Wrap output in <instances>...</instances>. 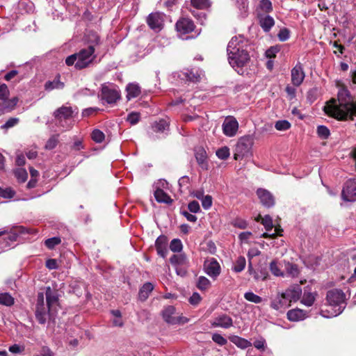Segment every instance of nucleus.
<instances>
[{
  "mask_svg": "<svg viewBox=\"0 0 356 356\" xmlns=\"http://www.w3.org/2000/svg\"><path fill=\"white\" fill-rule=\"evenodd\" d=\"M325 113L338 120H353L356 116V100L345 86L339 88L337 99H331L323 108Z\"/></svg>",
  "mask_w": 356,
  "mask_h": 356,
  "instance_id": "obj_1",
  "label": "nucleus"
},
{
  "mask_svg": "<svg viewBox=\"0 0 356 356\" xmlns=\"http://www.w3.org/2000/svg\"><path fill=\"white\" fill-rule=\"evenodd\" d=\"M228 60L233 68L241 69L250 57L248 51L243 49V38L242 36L233 37L227 45Z\"/></svg>",
  "mask_w": 356,
  "mask_h": 356,
  "instance_id": "obj_2",
  "label": "nucleus"
},
{
  "mask_svg": "<svg viewBox=\"0 0 356 356\" xmlns=\"http://www.w3.org/2000/svg\"><path fill=\"white\" fill-rule=\"evenodd\" d=\"M326 299L330 310H322L321 315L324 318H332L341 314L346 307V295L339 289H332L327 291Z\"/></svg>",
  "mask_w": 356,
  "mask_h": 356,
  "instance_id": "obj_3",
  "label": "nucleus"
},
{
  "mask_svg": "<svg viewBox=\"0 0 356 356\" xmlns=\"http://www.w3.org/2000/svg\"><path fill=\"white\" fill-rule=\"evenodd\" d=\"M35 316L37 321L41 325L47 324L48 329H51L52 325L55 324L56 310L45 305L42 293L38 294Z\"/></svg>",
  "mask_w": 356,
  "mask_h": 356,
  "instance_id": "obj_4",
  "label": "nucleus"
},
{
  "mask_svg": "<svg viewBox=\"0 0 356 356\" xmlns=\"http://www.w3.org/2000/svg\"><path fill=\"white\" fill-rule=\"evenodd\" d=\"M97 56L95 51L92 47H86L81 49L77 53L67 56L65 59V63L67 66L74 65L76 70H82L90 66L95 60Z\"/></svg>",
  "mask_w": 356,
  "mask_h": 356,
  "instance_id": "obj_5",
  "label": "nucleus"
},
{
  "mask_svg": "<svg viewBox=\"0 0 356 356\" xmlns=\"http://www.w3.org/2000/svg\"><path fill=\"white\" fill-rule=\"evenodd\" d=\"M77 113L76 108L73 109L71 106H63L54 112V116L60 127L68 129L72 127V119Z\"/></svg>",
  "mask_w": 356,
  "mask_h": 356,
  "instance_id": "obj_6",
  "label": "nucleus"
},
{
  "mask_svg": "<svg viewBox=\"0 0 356 356\" xmlns=\"http://www.w3.org/2000/svg\"><path fill=\"white\" fill-rule=\"evenodd\" d=\"M162 316L167 323L171 325L184 324L188 321L187 318L177 313L175 307L172 305L167 306L163 309Z\"/></svg>",
  "mask_w": 356,
  "mask_h": 356,
  "instance_id": "obj_7",
  "label": "nucleus"
},
{
  "mask_svg": "<svg viewBox=\"0 0 356 356\" xmlns=\"http://www.w3.org/2000/svg\"><path fill=\"white\" fill-rule=\"evenodd\" d=\"M169 134V122L164 119L154 122L151 125L149 132V137L152 139L165 137Z\"/></svg>",
  "mask_w": 356,
  "mask_h": 356,
  "instance_id": "obj_8",
  "label": "nucleus"
},
{
  "mask_svg": "<svg viewBox=\"0 0 356 356\" xmlns=\"http://www.w3.org/2000/svg\"><path fill=\"white\" fill-rule=\"evenodd\" d=\"M101 98L107 104H114L120 98V91L113 84H103L101 90Z\"/></svg>",
  "mask_w": 356,
  "mask_h": 356,
  "instance_id": "obj_9",
  "label": "nucleus"
},
{
  "mask_svg": "<svg viewBox=\"0 0 356 356\" xmlns=\"http://www.w3.org/2000/svg\"><path fill=\"white\" fill-rule=\"evenodd\" d=\"M252 142L248 137L239 140L235 148L234 159L240 160L251 154Z\"/></svg>",
  "mask_w": 356,
  "mask_h": 356,
  "instance_id": "obj_10",
  "label": "nucleus"
},
{
  "mask_svg": "<svg viewBox=\"0 0 356 356\" xmlns=\"http://www.w3.org/2000/svg\"><path fill=\"white\" fill-rule=\"evenodd\" d=\"M204 271L207 275L215 280L221 273V267L215 258H210L204 261Z\"/></svg>",
  "mask_w": 356,
  "mask_h": 356,
  "instance_id": "obj_11",
  "label": "nucleus"
},
{
  "mask_svg": "<svg viewBox=\"0 0 356 356\" xmlns=\"http://www.w3.org/2000/svg\"><path fill=\"white\" fill-rule=\"evenodd\" d=\"M29 234V230L23 226H15L8 233V236L4 238L5 245L2 246L3 248H9L12 244L17 241L19 236Z\"/></svg>",
  "mask_w": 356,
  "mask_h": 356,
  "instance_id": "obj_12",
  "label": "nucleus"
},
{
  "mask_svg": "<svg viewBox=\"0 0 356 356\" xmlns=\"http://www.w3.org/2000/svg\"><path fill=\"white\" fill-rule=\"evenodd\" d=\"M341 196L345 201H356V179H350L345 183Z\"/></svg>",
  "mask_w": 356,
  "mask_h": 356,
  "instance_id": "obj_13",
  "label": "nucleus"
},
{
  "mask_svg": "<svg viewBox=\"0 0 356 356\" xmlns=\"http://www.w3.org/2000/svg\"><path fill=\"white\" fill-rule=\"evenodd\" d=\"M223 134L228 137H233L236 134L238 129V123L236 118L229 116L225 118L222 123Z\"/></svg>",
  "mask_w": 356,
  "mask_h": 356,
  "instance_id": "obj_14",
  "label": "nucleus"
},
{
  "mask_svg": "<svg viewBox=\"0 0 356 356\" xmlns=\"http://www.w3.org/2000/svg\"><path fill=\"white\" fill-rule=\"evenodd\" d=\"M256 193L261 204L264 207L270 208L275 205L274 195L269 191L260 188L257 190Z\"/></svg>",
  "mask_w": 356,
  "mask_h": 356,
  "instance_id": "obj_15",
  "label": "nucleus"
},
{
  "mask_svg": "<svg viewBox=\"0 0 356 356\" xmlns=\"http://www.w3.org/2000/svg\"><path fill=\"white\" fill-rule=\"evenodd\" d=\"M194 29V23L189 18H181L176 23V30L180 36L191 33Z\"/></svg>",
  "mask_w": 356,
  "mask_h": 356,
  "instance_id": "obj_16",
  "label": "nucleus"
},
{
  "mask_svg": "<svg viewBox=\"0 0 356 356\" xmlns=\"http://www.w3.org/2000/svg\"><path fill=\"white\" fill-rule=\"evenodd\" d=\"M291 306L288 299L284 293H279L275 298L271 300L270 307L276 311L283 312L286 308Z\"/></svg>",
  "mask_w": 356,
  "mask_h": 356,
  "instance_id": "obj_17",
  "label": "nucleus"
},
{
  "mask_svg": "<svg viewBox=\"0 0 356 356\" xmlns=\"http://www.w3.org/2000/svg\"><path fill=\"white\" fill-rule=\"evenodd\" d=\"M211 325L213 327L227 329L233 325V320L226 314H221L214 318L211 322Z\"/></svg>",
  "mask_w": 356,
  "mask_h": 356,
  "instance_id": "obj_18",
  "label": "nucleus"
},
{
  "mask_svg": "<svg viewBox=\"0 0 356 356\" xmlns=\"http://www.w3.org/2000/svg\"><path fill=\"white\" fill-rule=\"evenodd\" d=\"M163 22V16L159 13L149 14L147 19L148 26L155 31H159L162 29Z\"/></svg>",
  "mask_w": 356,
  "mask_h": 356,
  "instance_id": "obj_19",
  "label": "nucleus"
},
{
  "mask_svg": "<svg viewBox=\"0 0 356 356\" xmlns=\"http://www.w3.org/2000/svg\"><path fill=\"white\" fill-rule=\"evenodd\" d=\"M305 74L302 65L298 63L291 70V82L295 86H299L302 83Z\"/></svg>",
  "mask_w": 356,
  "mask_h": 356,
  "instance_id": "obj_20",
  "label": "nucleus"
},
{
  "mask_svg": "<svg viewBox=\"0 0 356 356\" xmlns=\"http://www.w3.org/2000/svg\"><path fill=\"white\" fill-rule=\"evenodd\" d=\"M202 75V73L201 71L199 70L193 69L191 70H187L184 72H181L179 74V77L181 80H185L186 81L196 83L200 81Z\"/></svg>",
  "mask_w": 356,
  "mask_h": 356,
  "instance_id": "obj_21",
  "label": "nucleus"
},
{
  "mask_svg": "<svg viewBox=\"0 0 356 356\" xmlns=\"http://www.w3.org/2000/svg\"><path fill=\"white\" fill-rule=\"evenodd\" d=\"M283 293L291 304L292 302H296L300 299L302 294V289L299 285H294L288 288Z\"/></svg>",
  "mask_w": 356,
  "mask_h": 356,
  "instance_id": "obj_22",
  "label": "nucleus"
},
{
  "mask_svg": "<svg viewBox=\"0 0 356 356\" xmlns=\"http://www.w3.org/2000/svg\"><path fill=\"white\" fill-rule=\"evenodd\" d=\"M286 316L290 321L296 322L305 319L308 316V313L306 311L296 308L288 311Z\"/></svg>",
  "mask_w": 356,
  "mask_h": 356,
  "instance_id": "obj_23",
  "label": "nucleus"
},
{
  "mask_svg": "<svg viewBox=\"0 0 356 356\" xmlns=\"http://www.w3.org/2000/svg\"><path fill=\"white\" fill-rule=\"evenodd\" d=\"M45 296V305L52 307L54 309L56 310L58 302V298L56 292L51 289L50 287H47L46 289Z\"/></svg>",
  "mask_w": 356,
  "mask_h": 356,
  "instance_id": "obj_24",
  "label": "nucleus"
},
{
  "mask_svg": "<svg viewBox=\"0 0 356 356\" xmlns=\"http://www.w3.org/2000/svg\"><path fill=\"white\" fill-rule=\"evenodd\" d=\"M85 40L87 47H92L94 51L101 44L99 35L94 31H88L86 35Z\"/></svg>",
  "mask_w": 356,
  "mask_h": 356,
  "instance_id": "obj_25",
  "label": "nucleus"
},
{
  "mask_svg": "<svg viewBox=\"0 0 356 356\" xmlns=\"http://www.w3.org/2000/svg\"><path fill=\"white\" fill-rule=\"evenodd\" d=\"M127 100H131L137 97L141 92L140 87L138 83H129L126 87Z\"/></svg>",
  "mask_w": 356,
  "mask_h": 356,
  "instance_id": "obj_26",
  "label": "nucleus"
},
{
  "mask_svg": "<svg viewBox=\"0 0 356 356\" xmlns=\"http://www.w3.org/2000/svg\"><path fill=\"white\" fill-rule=\"evenodd\" d=\"M195 159L197 163L203 170H207L208 167L207 156L205 150L203 148H198L195 152Z\"/></svg>",
  "mask_w": 356,
  "mask_h": 356,
  "instance_id": "obj_27",
  "label": "nucleus"
},
{
  "mask_svg": "<svg viewBox=\"0 0 356 356\" xmlns=\"http://www.w3.org/2000/svg\"><path fill=\"white\" fill-rule=\"evenodd\" d=\"M229 339L232 343L241 349H245L252 346V343L250 341L237 335L230 336Z\"/></svg>",
  "mask_w": 356,
  "mask_h": 356,
  "instance_id": "obj_28",
  "label": "nucleus"
},
{
  "mask_svg": "<svg viewBox=\"0 0 356 356\" xmlns=\"http://www.w3.org/2000/svg\"><path fill=\"white\" fill-rule=\"evenodd\" d=\"M259 24L263 30L266 32L269 31L274 26V19L268 15H261L259 17Z\"/></svg>",
  "mask_w": 356,
  "mask_h": 356,
  "instance_id": "obj_29",
  "label": "nucleus"
},
{
  "mask_svg": "<svg viewBox=\"0 0 356 356\" xmlns=\"http://www.w3.org/2000/svg\"><path fill=\"white\" fill-rule=\"evenodd\" d=\"M154 197L158 202L170 204L172 202L171 197L163 191V189L159 188L156 186V189L154 191Z\"/></svg>",
  "mask_w": 356,
  "mask_h": 356,
  "instance_id": "obj_30",
  "label": "nucleus"
},
{
  "mask_svg": "<svg viewBox=\"0 0 356 356\" xmlns=\"http://www.w3.org/2000/svg\"><path fill=\"white\" fill-rule=\"evenodd\" d=\"M153 289L154 286L152 283H145L140 289L138 293L139 299L142 301L145 300L149 297V293L152 291Z\"/></svg>",
  "mask_w": 356,
  "mask_h": 356,
  "instance_id": "obj_31",
  "label": "nucleus"
},
{
  "mask_svg": "<svg viewBox=\"0 0 356 356\" xmlns=\"http://www.w3.org/2000/svg\"><path fill=\"white\" fill-rule=\"evenodd\" d=\"M316 293H312L305 290L300 302L307 307H311L316 300Z\"/></svg>",
  "mask_w": 356,
  "mask_h": 356,
  "instance_id": "obj_32",
  "label": "nucleus"
},
{
  "mask_svg": "<svg viewBox=\"0 0 356 356\" xmlns=\"http://www.w3.org/2000/svg\"><path fill=\"white\" fill-rule=\"evenodd\" d=\"M236 6L239 10V14L242 17L248 15V0H234Z\"/></svg>",
  "mask_w": 356,
  "mask_h": 356,
  "instance_id": "obj_33",
  "label": "nucleus"
},
{
  "mask_svg": "<svg viewBox=\"0 0 356 356\" xmlns=\"http://www.w3.org/2000/svg\"><path fill=\"white\" fill-rule=\"evenodd\" d=\"M63 87L64 83L61 82L59 79H55L53 81H49L44 84V88L48 91H51L54 89H62Z\"/></svg>",
  "mask_w": 356,
  "mask_h": 356,
  "instance_id": "obj_34",
  "label": "nucleus"
},
{
  "mask_svg": "<svg viewBox=\"0 0 356 356\" xmlns=\"http://www.w3.org/2000/svg\"><path fill=\"white\" fill-rule=\"evenodd\" d=\"M15 303L14 298L9 293H0V305L10 307Z\"/></svg>",
  "mask_w": 356,
  "mask_h": 356,
  "instance_id": "obj_35",
  "label": "nucleus"
},
{
  "mask_svg": "<svg viewBox=\"0 0 356 356\" xmlns=\"http://www.w3.org/2000/svg\"><path fill=\"white\" fill-rule=\"evenodd\" d=\"M245 258L243 256H241L238 257L236 261L234 262V266L232 267V270L236 273H240L245 269Z\"/></svg>",
  "mask_w": 356,
  "mask_h": 356,
  "instance_id": "obj_36",
  "label": "nucleus"
},
{
  "mask_svg": "<svg viewBox=\"0 0 356 356\" xmlns=\"http://www.w3.org/2000/svg\"><path fill=\"white\" fill-rule=\"evenodd\" d=\"M211 282L204 276H200L197 280V287L201 291L208 289L211 286Z\"/></svg>",
  "mask_w": 356,
  "mask_h": 356,
  "instance_id": "obj_37",
  "label": "nucleus"
},
{
  "mask_svg": "<svg viewBox=\"0 0 356 356\" xmlns=\"http://www.w3.org/2000/svg\"><path fill=\"white\" fill-rule=\"evenodd\" d=\"M60 243L61 238L59 236L51 237L44 241L45 246L49 250H53L56 245L60 244Z\"/></svg>",
  "mask_w": 356,
  "mask_h": 356,
  "instance_id": "obj_38",
  "label": "nucleus"
},
{
  "mask_svg": "<svg viewBox=\"0 0 356 356\" xmlns=\"http://www.w3.org/2000/svg\"><path fill=\"white\" fill-rule=\"evenodd\" d=\"M186 261L187 258L184 254H174L170 258V262L174 265H184Z\"/></svg>",
  "mask_w": 356,
  "mask_h": 356,
  "instance_id": "obj_39",
  "label": "nucleus"
},
{
  "mask_svg": "<svg viewBox=\"0 0 356 356\" xmlns=\"http://www.w3.org/2000/svg\"><path fill=\"white\" fill-rule=\"evenodd\" d=\"M244 298L251 302L259 304L261 302L262 298L254 293L252 291H248L244 293Z\"/></svg>",
  "mask_w": 356,
  "mask_h": 356,
  "instance_id": "obj_40",
  "label": "nucleus"
},
{
  "mask_svg": "<svg viewBox=\"0 0 356 356\" xmlns=\"http://www.w3.org/2000/svg\"><path fill=\"white\" fill-rule=\"evenodd\" d=\"M91 138L95 143H101L104 140L105 135L101 130L95 129L91 134Z\"/></svg>",
  "mask_w": 356,
  "mask_h": 356,
  "instance_id": "obj_41",
  "label": "nucleus"
},
{
  "mask_svg": "<svg viewBox=\"0 0 356 356\" xmlns=\"http://www.w3.org/2000/svg\"><path fill=\"white\" fill-rule=\"evenodd\" d=\"M270 272L277 277H282L284 276V273L281 270V268L278 265L277 262L275 260H273L270 264Z\"/></svg>",
  "mask_w": 356,
  "mask_h": 356,
  "instance_id": "obj_42",
  "label": "nucleus"
},
{
  "mask_svg": "<svg viewBox=\"0 0 356 356\" xmlns=\"http://www.w3.org/2000/svg\"><path fill=\"white\" fill-rule=\"evenodd\" d=\"M286 274L291 277H298L299 274V270L296 264L288 263L286 266Z\"/></svg>",
  "mask_w": 356,
  "mask_h": 356,
  "instance_id": "obj_43",
  "label": "nucleus"
},
{
  "mask_svg": "<svg viewBox=\"0 0 356 356\" xmlns=\"http://www.w3.org/2000/svg\"><path fill=\"white\" fill-rule=\"evenodd\" d=\"M15 191L10 187H0V197L10 199L15 196Z\"/></svg>",
  "mask_w": 356,
  "mask_h": 356,
  "instance_id": "obj_44",
  "label": "nucleus"
},
{
  "mask_svg": "<svg viewBox=\"0 0 356 356\" xmlns=\"http://www.w3.org/2000/svg\"><path fill=\"white\" fill-rule=\"evenodd\" d=\"M140 120V114L138 112H131L127 115L126 120L131 125L136 124Z\"/></svg>",
  "mask_w": 356,
  "mask_h": 356,
  "instance_id": "obj_45",
  "label": "nucleus"
},
{
  "mask_svg": "<svg viewBox=\"0 0 356 356\" xmlns=\"http://www.w3.org/2000/svg\"><path fill=\"white\" fill-rule=\"evenodd\" d=\"M15 175L19 182H24L28 178V173L24 168H18L15 171Z\"/></svg>",
  "mask_w": 356,
  "mask_h": 356,
  "instance_id": "obj_46",
  "label": "nucleus"
},
{
  "mask_svg": "<svg viewBox=\"0 0 356 356\" xmlns=\"http://www.w3.org/2000/svg\"><path fill=\"white\" fill-rule=\"evenodd\" d=\"M183 248V245L181 240L175 238L172 240L170 244V249L174 252H179Z\"/></svg>",
  "mask_w": 356,
  "mask_h": 356,
  "instance_id": "obj_47",
  "label": "nucleus"
},
{
  "mask_svg": "<svg viewBox=\"0 0 356 356\" xmlns=\"http://www.w3.org/2000/svg\"><path fill=\"white\" fill-rule=\"evenodd\" d=\"M191 4L197 9H206L209 7V0H191Z\"/></svg>",
  "mask_w": 356,
  "mask_h": 356,
  "instance_id": "obj_48",
  "label": "nucleus"
},
{
  "mask_svg": "<svg viewBox=\"0 0 356 356\" xmlns=\"http://www.w3.org/2000/svg\"><path fill=\"white\" fill-rule=\"evenodd\" d=\"M261 224L264 226V227L267 232L273 231V220L270 216H268V215L265 216L262 218Z\"/></svg>",
  "mask_w": 356,
  "mask_h": 356,
  "instance_id": "obj_49",
  "label": "nucleus"
},
{
  "mask_svg": "<svg viewBox=\"0 0 356 356\" xmlns=\"http://www.w3.org/2000/svg\"><path fill=\"white\" fill-rule=\"evenodd\" d=\"M275 127L278 131H286L291 127V124L287 120H278L275 122Z\"/></svg>",
  "mask_w": 356,
  "mask_h": 356,
  "instance_id": "obj_50",
  "label": "nucleus"
},
{
  "mask_svg": "<svg viewBox=\"0 0 356 356\" xmlns=\"http://www.w3.org/2000/svg\"><path fill=\"white\" fill-rule=\"evenodd\" d=\"M317 134L319 137L324 139L327 138L330 134L329 129L324 125L318 126Z\"/></svg>",
  "mask_w": 356,
  "mask_h": 356,
  "instance_id": "obj_51",
  "label": "nucleus"
},
{
  "mask_svg": "<svg viewBox=\"0 0 356 356\" xmlns=\"http://www.w3.org/2000/svg\"><path fill=\"white\" fill-rule=\"evenodd\" d=\"M229 154V149L227 147H223L216 151V156L222 160L227 159Z\"/></svg>",
  "mask_w": 356,
  "mask_h": 356,
  "instance_id": "obj_52",
  "label": "nucleus"
},
{
  "mask_svg": "<svg viewBox=\"0 0 356 356\" xmlns=\"http://www.w3.org/2000/svg\"><path fill=\"white\" fill-rule=\"evenodd\" d=\"M19 122V118H10L3 124L1 125V129H8L17 125Z\"/></svg>",
  "mask_w": 356,
  "mask_h": 356,
  "instance_id": "obj_53",
  "label": "nucleus"
},
{
  "mask_svg": "<svg viewBox=\"0 0 356 356\" xmlns=\"http://www.w3.org/2000/svg\"><path fill=\"white\" fill-rule=\"evenodd\" d=\"M58 142V136H51L47 140V142L45 145V149H49V150L54 149L56 147Z\"/></svg>",
  "mask_w": 356,
  "mask_h": 356,
  "instance_id": "obj_54",
  "label": "nucleus"
},
{
  "mask_svg": "<svg viewBox=\"0 0 356 356\" xmlns=\"http://www.w3.org/2000/svg\"><path fill=\"white\" fill-rule=\"evenodd\" d=\"M279 40L282 42L286 41L290 37V31L286 28L281 29L277 34Z\"/></svg>",
  "mask_w": 356,
  "mask_h": 356,
  "instance_id": "obj_55",
  "label": "nucleus"
},
{
  "mask_svg": "<svg viewBox=\"0 0 356 356\" xmlns=\"http://www.w3.org/2000/svg\"><path fill=\"white\" fill-rule=\"evenodd\" d=\"M212 340L220 346H224L227 343V339L218 333H215L212 335Z\"/></svg>",
  "mask_w": 356,
  "mask_h": 356,
  "instance_id": "obj_56",
  "label": "nucleus"
},
{
  "mask_svg": "<svg viewBox=\"0 0 356 356\" xmlns=\"http://www.w3.org/2000/svg\"><path fill=\"white\" fill-rule=\"evenodd\" d=\"M232 225L235 227L245 229L248 224L245 220L238 218L233 220Z\"/></svg>",
  "mask_w": 356,
  "mask_h": 356,
  "instance_id": "obj_57",
  "label": "nucleus"
},
{
  "mask_svg": "<svg viewBox=\"0 0 356 356\" xmlns=\"http://www.w3.org/2000/svg\"><path fill=\"white\" fill-rule=\"evenodd\" d=\"M167 243H168L167 237L163 235H161L156 238V240L155 241V247L160 248L167 247Z\"/></svg>",
  "mask_w": 356,
  "mask_h": 356,
  "instance_id": "obj_58",
  "label": "nucleus"
},
{
  "mask_svg": "<svg viewBox=\"0 0 356 356\" xmlns=\"http://www.w3.org/2000/svg\"><path fill=\"white\" fill-rule=\"evenodd\" d=\"M202 207L207 210L212 206V197L211 195H207L201 200Z\"/></svg>",
  "mask_w": 356,
  "mask_h": 356,
  "instance_id": "obj_59",
  "label": "nucleus"
},
{
  "mask_svg": "<svg viewBox=\"0 0 356 356\" xmlns=\"http://www.w3.org/2000/svg\"><path fill=\"white\" fill-rule=\"evenodd\" d=\"M188 210L193 213H198L200 211V207L197 201H192L188 204Z\"/></svg>",
  "mask_w": 356,
  "mask_h": 356,
  "instance_id": "obj_60",
  "label": "nucleus"
},
{
  "mask_svg": "<svg viewBox=\"0 0 356 356\" xmlns=\"http://www.w3.org/2000/svg\"><path fill=\"white\" fill-rule=\"evenodd\" d=\"M8 93V86L5 83H0V99H4L7 98Z\"/></svg>",
  "mask_w": 356,
  "mask_h": 356,
  "instance_id": "obj_61",
  "label": "nucleus"
},
{
  "mask_svg": "<svg viewBox=\"0 0 356 356\" xmlns=\"http://www.w3.org/2000/svg\"><path fill=\"white\" fill-rule=\"evenodd\" d=\"M202 298L200 296V295L197 293V292H195L193 293V295L190 297L189 298V302L192 305H197L200 303V300H201Z\"/></svg>",
  "mask_w": 356,
  "mask_h": 356,
  "instance_id": "obj_62",
  "label": "nucleus"
},
{
  "mask_svg": "<svg viewBox=\"0 0 356 356\" xmlns=\"http://www.w3.org/2000/svg\"><path fill=\"white\" fill-rule=\"evenodd\" d=\"M260 7L264 11L269 12L272 10V3L269 0H261Z\"/></svg>",
  "mask_w": 356,
  "mask_h": 356,
  "instance_id": "obj_63",
  "label": "nucleus"
},
{
  "mask_svg": "<svg viewBox=\"0 0 356 356\" xmlns=\"http://www.w3.org/2000/svg\"><path fill=\"white\" fill-rule=\"evenodd\" d=\"M260 254H261V252L257 248H250L248 252V257L249 259V261H251V259L253 257L259 256Z\"/></svg>",
  "mask_w": 356,
  "mask_h": 356,
  "instance_id": "obj_64",
  "label": "nucleus"
}]
</instances>
